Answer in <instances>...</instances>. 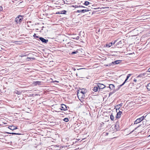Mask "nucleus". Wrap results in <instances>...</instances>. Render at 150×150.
Masks as SVG:
<instances>
[{
    "instance_id": "nucleus-1",
    "label": "nucleus",
    "mask_w": 150,
    "mask_h": 150,
    "mask_svg": "<svg viewBox=\"0 0 150 150\" xmlns=\"http://www.w3.org/2000/svg\"><path fill=\"white\" fill-rule=\"evenodd\" d=\"M23 16L18 15L15 18V21L18 24H20L21 23L23 19Z\"/></svg>"
},
{
    "instance_id": "nucleus-2",
    "label": "nucleus",
    "mask_w": 150,
    "mask_h": 150,
    "mask_svg": "<svg viewBox=\"0 0 150 150\" xmlns=\"http://www.w3.org/2000/svg\"><path fill=\"white\" fill-rule=\"evenodd\" d=\"M77 95L78 98L80 100L82 98H84L85 97L84 93H81V92H77Z\"/></svg>"
},
{
    "instance_id": "nucleus-3",
    "label": "nucleus",
    "mask_w": 150,
    "mask_h": 150,
    "mask_svg": "<svg viewBox=\"0 0 150 150\" xmlns=\"http://www.w3.org/2000/svg\"><path fill=\"white\" fill-rule=\"evenodd\" d=\"M146 116H142L141 117L139 118H138L134 122V124H137V123H140L141 121H142L144 119V118H145L146 117Z\"/></svg>"
},
{
    "instance_id": "nucleus-4",
    "label": "nucleus",
    "mask_w": 150,
    "mask_h": 150,
    "mask_svg": "<svg viewBox=\"0 0 150 150\" xmlns=\"http://www.w3.org/2000/svg\"><path fill=\"white\" fill-rule=\"evenodd\" d=\"M97 85L99 89V91H100L101 89L104 88L106 87L103 84L100 83H98Z\"/></svg>"
},
{
    "instance_id": "nucleus-5",
    "label": "nucleus",
    "mask_w": 150,
    "mask_h": 150,
    "mask_svg": "<svg viewBox=\"0 0 150 150\" xmlns=\"http://www.w3.org/2000/svg\"><path fill=\"white\" fill-rule=\"evenodd\" d=\"M83 50L82 49H77L76 51V54H77V55H82L83 54Z\"/></svg>"
},
{
    "instance_id": "nucleus-6",
    "label": "nucleus",
    "mask_w": 150,
    "mask_h": 150,
    "mask_svg": "<svg viewBox=\"0 0 150 150\" xmlns=\"http://www.w3.org/2000/svg\"><path fill=\"white\" fill-rule=\"evenodd\" d=\"M90 11V10L89 9H88V8H86V9H81L80 10H77L76 12H78V13H80V12L84 13L85 12L89 11Z\"/></svg>"
},
{
    "instance_id": "nucleus-7",
    "label": "nucleus",
    "mask_w": 150,
    "mask_h": 150,
    "mask_svg": "<svg viewBox=\"0 0 150 150\" xmlns=\"http://www.w3.org/2000/svg\"><path fill=\"white\" fill-rule=\"evenodd\" d=\"M39 39L43 43H47L48 42V40L45 39L42 37H40Z\"/></svg>"
},
{
    "instance_id": "nucleus-8",
    "label": "nucleus",
    "mask_w": 150,
    "mask_h": 150,
    "mask_svg": "<svg viewBox=\"0 0 150 150\" xmlns=\"http://www.w3.org/2000/svg\"><path fill=\"white\" fill-rule=\"evenodd\" d=\"M60 109L62 110H67V106L63 104H62L61 105Z\"/></svg>"
},
{
    "instance_id": "nucleus-9",
    "label": "nucleus",
    "mask_w": 150,
    "mask_h": 150,
    "mask_svg": "<svg viewBox=\"0 0 150 150\" xmlns=\"http://www.w3.org/2000/svg\"><path fill=\"white\" fill-rule=\"evenodd\" d=\"M8 128L11 130H13L17 129L18 127L16 126H10L8 127Z\"/></svg>"
},
{
    "instance_id": "nucleus-10",
    "label": "nucleus",
    "mask_w": 150,
    "mask_h": 150,
    "mask_svg": "<svg viewBox=\"0 0 150 150\" xmlns=\"http://www.w3.org/2000/svg\"><path fill=\"white\" fill-rule=\"evenodd\" d=\"M109 87L110 90H113L115 89V86L112 84H109Z\"/></svg>"
},
{
    "instance_id": "nucleus-11",
    "label": "nucleus",
    "mask_w": 150,
    "mask_h": 150,
    "mask_svg": "<svg viewBox=\"0 0 150 150\" xmlns=\"http://www.w3.org/2000/svg\"><path fill=\"white\" fill-rule=\"evenodd\" d=\"M122 112L121 111H119V112H117L116 115V118H120L121 116V114Z\"/></svg>"
},
{
    "instance_id": "nucleus-12",
    "label": "nucleus",
    "mask_w": 150,
    "mask_h": 150,
    "mask_svg": "<svg viewBox=\"0 0 150 150\" xmlns=\"http://www.w3.org/2000/svg\"><path fill=\"white\" fill-rule=\"evenodd\" d=\"M93 90L94 92H97V91H99V89L97 86L94 87L93 88Z\"/></svg>"
},
{
    "instance_id": "nucleus-13",
    "label": "nucleus",
    "mask_w": 150,
    "mask_h": 150,
    "mask_svg": "<svg viewBox=\"0 0 150 150\" xmlns=\"http://www.w3.org/2000/svg\"><path fill=\"white\" fill-rule=\"evenodd\" d=\"M115 42H112L108 44H107V46H108L109 47H110L112 46V44L114 45L115 43Z\"/></svg>"
},
{
    "instance_id": "nucleus-14",
    "label": "nucleus",
    "mask_w": 150,
    "mask_h": 150,
    "mask_svg": "<svg viewBox=\"0 0 150 150\" xmlns=\"http://www.w3.org/2000/svg\"><path fill=\"white\" fill-rule=\"evenodd\" d=\"M129 78V76H127L126 79L125 81L123 82L122 84L120 86V87L122 86V85H123L125 84V83H126V82L128 80Z\"/></svg>"
},
{
    "instance_id": "nucleus-15",
    "label": "nucleus",
    "mask_w": 150,
    "mask_h": 150,
    "mask_svg": "<svg viewBox=\"0 0 150 150\" xmlns=\"http://www.w3.org/2000/svg\"><path fill=\"white\" fill-rule=\"evenodd\" d=\"M119 63V61L118 60H117L115 61H114L113 62H112V63L113 64H117Z\"/></svg>"
},
{
    "instance_id": "nucleus-16",
    "label": "nucleus",
    "mask_w": 150,
    "mask_h": 150,
    "mask_svg": "<svg viewBox=\"0 0 150 150\" xmlns=\"http://www.w3.org/2000/svg\"><path fill=\"white\" fill-rule=\"evenodd\" d=\"M122 104L123 103H121L120 104L117 105L116 106L117 108L119 109L122 106Z\"/></svg>"
},
{
    "instance_id": "nucleus-17",
    "label": "nucleus",
    "mask_w": 150,
    "mask_h": 150,
    "mask_svg": "<svg viewBox=\"0 0 150 150\" xmlns=\"http://www.w3.org/2000/svg\"><path fill=\"white\" fill-rule=\"evenodd\" d=\"M67 11L65 10H63L60 11V14H65Z\"/></svg>"
},
{
    "instance_id": "nucleus-18",
    "label": "nucleus",
    "mask_w": 150,
    "mask_h": 150,
    "mask_svg": "<svg viewBox=\"0 0 150 150\" xmlns=\"http://www.w3.org/2000/svg\"><path fill=\"white\" fill-rule=\"evenodd\" d=\"M8 134H17V135H21V134L17 133H7Z\"/></svg>"
},
{
    "instance_id": "nucleus-19",
    "label": "nucleus",
    "mask_w": 150,
    "mask_h": 150,
    "mask_svg": "<svg viewBox=\"0 0 150 150\" xmlns=\"http://www.w3.org/2000/svg\"><path fill=\"white\" fill-rule=\"evenodd\" d=\"M146 88L148 90L150 91V83L148 84L146 86Z\"/></svg>"
},
{
    "instance_id": "nucleus-20",
    "label": "nucleus",
    "mask_w": 150,
    "mask_h": 150,
    "mask_svg": "<svg viewBox=\"0 0 150 150\" xmlns=\"http://www.w3.org/2000/svg\"><path fill=\"white\" fill-rule=\"evenodd\" d=\"M35 83L36 85H40L41 84V82L39 81H36L35 82Z\"/></svg>"
},
{
    "instance_id": "nucleus-21",
    "label": "nucleus",
    "mask_w": 150,
    "mask_h": 150,
    "mask_svg": "<svg viewBox=\"0 0 150 150\" xmlns=\"http://www.w3.org/2000/svg\"><path fill=\"white\" fill-rule=\"evenodd\" d=\"M77 67H77V65H76V68H75L77 70H80V72H81V71L82 70V69H83V68L78 69V68Z\"/></svg>"
},
{
    "instance_id": "nucleus-22",
    "label": "nucleus",
    "mask_w": 150,
    "mask_h": 150,
    "mask_svg": "<svg viewBox=\"0 0 150 150\" xmlns=\"http://www.w3.org/2000/svg\"><path fill=\"white\" fill-rule=\"evenodd\" d=\"M110 118L112 120H114V117L112 114L110 115Z\"/></svg>"
},
{
    "instance_id": "nucleus-23",
    "label": "nucleus",
    "mask_w": 150,
    "mask_h": 150,
    "mask_svg": "<svg viewBox=\"0 0 150 150\" xmlns=\"http://www.w3.org/2000/svg\"><path fill=\"white\" fill-rule=\"evenodd\" d=\"M63 120L64 121H65L66 122H68L69 121L67 117L65 118Z\"/></svg>"
},
{
    "instance_id": "nucleus-24",
    "label": "nucleus",
    "mask_w": 150,
    "mask_h": 150,
    "mask_svg": "<svg viewBox=\"0 0 150 150\" xmlns=\"http://www.w3.org/2000/svg\"><path fill=\"white\" fill-rule=\"evenodd\" d=\"M90 4V3L87 1H86L85 2L84 4L86 6Z\"/></svg>"
},
{
    "instance_id": "nucleus-25",
    "label": "nucleus",
    "mask_w": 150,
    "mask_h": 150,
    "mask_svg": "<svg viewBox=\"0 0 150 150\" xmlns=\"http://www.w3.org/2000/svg\"><path fill=\"white\" fill-rule=\"evenodd\" d=\"M15 93L18 94H20L21 93V92L17 91H15Z\"/></svg>"
},
{
    "instance_id": "nucleus-26",
    "label": "nucleus",
    "mask_w": 150,
    "mask_h": 150,
    "mask_svg": "<svg viewBox=\"0 0 150 150\" xmlns=\"http://www.w3.org/2000/svg\"><path fill=\"white\" fill-rule=\"evenodd\" d=\"M33 36L34 37H35V38H39V36H36L35 34H34V35H33Z\"/></svg>"
},
{
    "instance_id": "nucleus-27",
    "label": "nucleus",
    "mask_w": 150,
    "mask_h": 150,
    "mask_svg": "<svg viewBox=\"0 0 150 150\" xmlns=\"http://www.w3.org/2000/svg\"><path fill=\"white\" fill-rule=\"evenodd\" d=\"M138 127H136L134 128V129L130 133V134H131V133H132L134 130H136V129H137V128Z\"/></svg>"
},
{
    "instance_id": "nucleus-28",
    "label": "nucleus",
    "mask_w": 150,
    "mask_h": 150,
    "mask_svg": "<svg viewBox=\"0 0 150 150\" xmlns=\"http://www.w3.org/2000/svg\"><path fill=\"white\" fill-rule=\"evenodd\" d=\"M77 92H81V93H84L81 90H78V91Z\"/></svg>"
},
{
    "instance_id": "nucleus-29",
    "label": "nucleus",
    "mask_w": 150,
    "mask_h": 150,
    "mask_svg": "<svg viewBox=\"0 0 150 150\" xmlns=\"http://www.w3.org/2000/svg\"><path fill=\"white\" fill-rule=\"evenodd\" d=\"M144 75L143 74H141L139 75L138 76V77H142V76H144Z\"/></svg>"
},
{
    "instance_id": "nucleus-30",
    "label": "nucleus",
    "mask_w": 150,
    "mask_h": 150,
    "mask_svg": "<svg viewBox=\"0 0 150 150\" xmlns=\"http://www.w3.org/2000/svg\"><path fill=\"white\" fill-rule=\"evenodd\" d=\"M3 10L2 7L1 6H0V12L2 11Z\"/></svg>"
},
{
    "instance_id": "nucleus-31",
    "label": "nucleus",
    "mask_w": 150,
    "mask_h": 150,
    "mask_svg": "<svg viewBox=\"0 0 150 150\" xmlns=\"http://www.w3.org/2000/svg\"><path fill=\"white\" fill-rule=\"evenodd\" d=\"M79 36H77V37H76V40H78V39H79Z\"/></svg>"
},
{
    "instance_id": "nucleus-32",
    "label": "nucleus",
    "mask_w": 150,
    "mask_h": 150,
    "mask_svg": "<svg viewBox=\"0 0 150 150\" xmlns=\"http://www.w3.org/2000/svg\"><path fill=\"white\" fill-rule=\"evenodd\" d=\"M131 75V74H129L127 75V76H129V77Z\"/></svg>"
},
{
    "instance_id": "nucleus-33",
    "label": "nucleus",
    "mask_w": 150,
    "mask_h": 150,
    "mask_svg": "<svg viewBox=\"0 0 150 150\" xmlns=\"http://www.w3.org/2000/svg\"><path fill=\"white\" fill-rule=\"evenodd\" d=\"M60 11L59 12H57L56 13V14H60Z\"/></svg>"
},
{
    "instance_id": "nucleus-34",
    "label": "nucleus",
    "mask_w": 150,
    "mask_h": 150,
    "mask_svg": "<svg viewBox=\"0 0 150 150\" xmlns=\"http://www.w3.org/2000/svg\"><path fill=\"white\" fill-rule=\"evenodd\" d=\"M72 54H75V51H73L72 52Z\"/></svg>"
},
{
    "instance_id": "nucleus-35",
    "label": "nucleus",
    "mask_w": 150,
    "mask_h": 150,
    "mask_svg": "<svg viewBox=\"0 0 150 150\" xmlns=\"http://www.w3.org/2000/svg\"><path fill=\"white\" fill-rule=\"evenodd\" d=\"M109 8V7H102L101 9H102V8Z\"/></svg>"
},
{
    "instance_id": "nucleus-36",
    "label": "nucleus",
    "mask_w": 150,
    "mask_h": 150,
    "mask_svg": "<svg viewBox=\"0 0 150 150\" xmlns=\"http://www.w3.org/2000/svg\"><path fill=\"white\" fill-rule=\"evenodd\" d=\"M148 71L150 72V68L148 70Z\"/></svg>"
},
{
    "instance_id": "nucleus-37",
    "label": "nucleus",
    "mask_w": 150,
    "mask_h": 150,
    "mask_svg": "<svg viewBox=\"0 0 150 150\" xmlns=\"http://www.w3.org/2000/svg\"><path fill=\"white\" fill-rule=\"evenodd\" d=\"M134 82H136V81H137V80L135 79H134Z\"/></svg>"
},
{
    "instance_id": "nucleus-38",
    "label": "nucleus",
    "mask_w": 150,
    "mask_h": 150,
    "mask_svg": "<svg viewBox=\"0 0 150 150\" xmlns=\"http://www.w3.org/2000/svg\"><path fill=\"white\" fill-rule=\"evenodd\" d=\"M71 150H75V149L74 148H72L71 149Z\"/></svg>"
},
{
    "instance_id": "nucleus-39",
    "label": "nucleus",
    "mask_w": 150,
    "mask_h": 150,
    "mask_svg": "<svg viewBox=\"0 0 150 150\" xmlns=\"http://www.w3.org/2000/svg\"><path fill=\"white\" fill-rule=\"evenodd\" d=\"M30 58H29V57H28V58H27V59H30Z\"/></svg>"
},
{
    "instance_id": "nucleus-40",
    "label": "nucleus",
    "mask_w": 150,
    "mask_h": 150,
    "mask_svg": "<svg viewBox=\"0 0 150 150\" xmlns=\"http://www.w3.org/2000/svg\"><path fill=\"white\" fill-rule=\"evenodd\" d=\"M76 140H77L78 141L79 140L78 139H76Z\"/></svg>"
},
{
    "instance_id": "nucleus-41",
    "label": "nucleus",
    "mask_w": 150,
    "mask_h": 150,
    "mask_svg": "<svg viewBox=\"0 0 150 150\" xmlns=\"http://www.w3.org/2000/svg\"><path fill=\"white\" fill-rule=\"evenodd\" d=\"M75 42H77V43H79V41L78 42H76V41Z\"/></svg>"
},
{
    "instance_id": "nucleus-42",
    "label": "nucleus",
    "mask_w": 150,
    "mask_h": 150,
    "mask_svg": "<svg viewBox=\"0 0 150 150\" xmlns=\"http://www.w3.org/2000/svg\"><path fill=\"white\" fill-rule=\"evenodd\" d=\"M76 76H78V74H77V73L76 74Z\"/></svg>"
},
{
    "instance_id": "nucleus-43",
    "label": "nucleus",
    "mask_w": 150,
    "mask_h": 150,
    "mask_svg": "<svg viewBox=\"0 0 150 150\" xmlns=\"http://www.w3.org/2000/svg\"><path fill=\"white\" fill-rule=\"evenodd\" d=\"M63 112H62V113L61 114L63 115Z\"/></svg>"
},
{
    "instance_id": "nucleus-44",
    "label": "nucleus",
    "mask_w": 150,
    "mask_h": 150,
    "mask_svg": "<svg viewBox=\"0 0 150 150\" xmlns=\"http://www.w3.org/2000/svg\"><path fill=\"white\" fill-rule=\"evenodd\" d=\"M63 112H62V113L61 114L63 115Z\"/></svg>"
},
{
    "instance_id": "nucleus-45",
    "label": "nucleus",
    "mask_w": 150,
    "mask_h": 150,
    "mask_svg": "<svg viewBox=\"0 0 150 150\" xmlns=\"http://www.w3.org/2000/svg\"><path fill=\"white\" fill-rule=\"evenodd\" d=\"M63 112H62V113L61 114L63 115Z\"/></svg>"
},
{
    "instance_id": "nucleus-46",
    "label": "nucleus",
    "mask_w": 150,
    "mask_h": 150,
    "mask_svg": "<svg viewBox=\"0 0 150 150\" xmlns=\"http://www.w3.org/2000/svg\"><path fill=\"white\" fill-rule=\"evenodd\" d=\"M106 134L107 135V134H108V133H106Z\"/></svg>"
},
{
    "instance_id": "nucleus-47",
    "label": "nucleus",
    "mask_w": 150,
    "mask_h": 150,
    "mask_svg": "<svg viewBox=\"0 0 150 150\" xmlns=\"http://www.w3.org/2000/svg\"><path fill=\"white\" fill-rule=\"evenodd\" d=\"M74 70H75V69H74Z\"/></svg>"
},
{
    "instance_id": "nucleus-48",
    "label": "nucleus",
    "mask_w": 150,
    "mask_h": 150,
    "mask_svg": "<svg viewBox=\"0 0 150 150\" xmlns=\"http://www.w3.org/2000/svg\"><path fill=\"white\" fill-rule=\"evenodd\" d=\"M56 82H58V81H56Z\"/></svg>"
},
{
    "instance_id": "nucleus-49",
    "label": "nucleus",
    "mask_w": 150,
    "mask_h": 150,
    "mask_svg": "<svg viewBox=\"0 0 150 150\" xmlns=\"http://www.w3.org/2000/svg\"><path fill=\"white\" fill-rule=\"evenodd\" d=\"M76 149H75V150H76Z\"/></svg>"
},
{
    "instance_id": "nucleus-50",
    "label": "nucleus",
    "mask_w": 150,
    "mask_h": 150,
    "mask_svg": "<svg viewBox=\"0 0 150 150\" xmlns=\"http://www.w3.org/2000/svg\"><path fill=\"white\" fill-rule=\"evenodd\" d=\"M150 136V135L149 136V137Z\"/></svg>"
}]
</instances>
